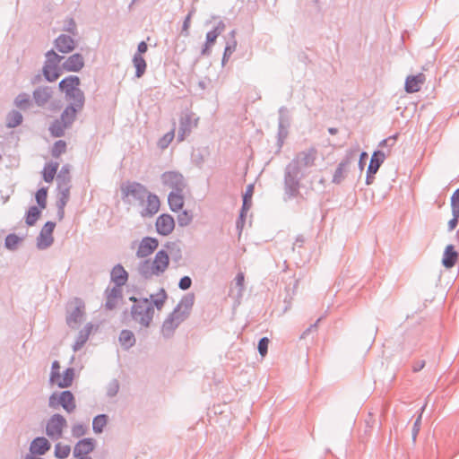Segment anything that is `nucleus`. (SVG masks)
<instances>
[{
  "instance_id": "cd10ccee",
  "label": "nucleus",
  "mask_w": 459,
  "mask_h": 459,
  "mask_svg": "<svg viewBox=\"0 0 459 459\" xmlns=\"http://www.w3.org/2000/svg\"><path fill=\"white\" fill-rule=\"evenodd\" d=\"M350 162H351L350 157L346 156L338 164V166L333 173V179H332V182L333 184L339 185L343 181V179L346 177V173H347V169H348V166H349Z\"/></svg>"
},
{
  "instance_id": "a19ab883",
  "label": "nucleus",
  "mask_w": 459,
  "mask_h": 459,
  "mask_svg": "<svg viewBox=\"0 0 459 459\" xmlns=\"http://www.w3.org/2000/svg\"><path fill=\"white\" fill-rule=\"evenodd\" d=\"M23 238L14 233H10L5 237L4 247L10 251H15L18 246L22 242Z\"/></svg>"
},
{
  "instance_id": "4be33fe9",
  "label": "nucleus",
  "mask_w": 459,
  "mask_h": 459,
  "mask_svg": "<svg viewBox=\"0 0 459 459\" xmlns=\"http://www.w3.org/2000/svg\"><path fill=\"white\" fill-rule=\"evenodd\" d=\"M425 82V75L421 73L409 75L405 80L404 90L408 93L418 92Z\"/></svg>"
},
{
  "instance_id": "4468645a",
  "label": "nucleus",
  "mask_w": 459,
  "mask_h": 459,
  "mask_svg": "<svg viewBox=\"0 0 459 459\" xmlns=\"http://www.w3.org/2000/svg\"><path fill=\"white\" fill-rule=\"evenodd\" d=\"M155 227L157 232L161 236L169 235L175 228L174 218L168 213H163L158 216Z\"/></svg>"
},
{
  "instance_id": "49530a36",
  "label": "nucleus",
  "mask_w": 459,
  "mask_h": 459,
  "mask_svg": "<svg viewBox=\"0 0 459 459\" xmlns=\"http://www.w3.org/2000/svg\"><path fill=\"white\" fill-rule=\"evenodd\" d=\"M193 221V214L190 211L184 210L178 215V224L180 227L188 226Z\"/></svg>"
},
{
  "instance_id": "b1692460",
  "label": "nucleus",
  "mask_w": 459,
  "mask_h": 459,
  "mask_svg": "<svg viewBox=\"0 0 459 459\" xmlns=\"http://www.w3.org/2000/svg\"><path fill=\"white\" fill-rule=\"evenodd\" d=\"M385 157H386V155L383 151H380V150L375 151L371 155L370 161L368 166L367 173L368 174H377L379 168L384 163Z\"/></svg>"
},
{
  "instance_id": "9b49d317",
  "label": "nucleus",
  "mask_w": 459,
  "mask_h": 459,
  "mask_svg": "<svg viewBox=\"0 0 459 459\" xmlns=\"http://www.w3.org/2000/svg\"><path fill=\"white\" fill-rule=\"evenodd\" d=\"M65 425V419L59 414H55L47 424V435L51 438H59Z\"/></svg>"
},
{
  "instance_id": "20e7f679",
  "label": "nucleus",
  "mask_w": 459,
  "mask_h": 459,
  "mask_svg": "<svg viewBox=\"0 0 459 459\" xmlns=\"http://www.w3.org/2000/svg\"><path fill=\"white\" fill-rule=\"evenodd\" d=\"M45 56L46 60L42 68V74L48 82H52L56 81L62 74L59 64L64 59V56L56 54L53 49L48 50Z\"/></svg>"
},
{
  "instance_id": "8fccbe9b",
  "label": "nucleus",
  "mask_w": 459,
  "mask_h": 459,
  "mask_svg": "<svg viewBox=\"0 0 459 459\" xmlns=\"http://www.w3.org/2000/svg\"><path fill=\"white\" fill-rule=\"evenodd\" d=\"M70 452H71L70 446L65 445L62 443H58L56 445V447H55L56 457L59 458V459H65V458L68 457V455H70Z\"/></svg>"
},
{
  "instance_id": "5701e85b",
  "label": "nucleus",
  "mask_w": 459,
  "mask_h": 459,
  "mask_svg": "<svg viewBox=\"0 0 459 459\" xmlns=\"http://www.w3.org/2000/svg\"><path fill=\"white\" fill-rule=\"evenodd\" d=\"M95 443L92 438H84L80 440L74 449L75 457H85L88 454L93 451Z\"/></svg>"
},
{
  "instance_id": "3c124183",
  "label": "nucleus",
  "mask_w": 459,
  "mask_h": 459,
  "mask_svg": "<svg viewBox=\"0 0 459 459\" xmlns=\"http://www.w3.org/2000/svg\"><path fill=\"white\" fill-rule=\"evenodd\" d=\"M30 102V95L25 92L18 94L14 100V104L21 109L28 108Z\"/></svg>"
},
{
  "instance_id": "f03ea898",
  "label": "nucleus",
  "mask_w": 459,
  "mask_h": 459,
  "mask_svg": "<svg viewBox=\"0 0 459 459\" xmlns=\"http://www.w3.org/2000/svg\"><path fill=\"white\" fill-rule=\"evenodd\" d=\"M134 302L131 307L132 318L141 326L148 327L152 320L154 308L147 298L136 299L131 297L129 299Z\"/></svg>"
},
{
  "instance_id": "de8ad7c7",
  "label": "nucleus",
  "mask_w": 459,
  "mask_h": 459,
  "mask_svg": "<svg viewBox=\"0 0 459 459\" xmlns=\"http://www.w3.org/2000/svg\"><path fill=\"white\" fill-rule=\"evenodd\" d=\"M47 196H48V188L47 187H41L36 192L35 199H36V202L40 209L46 208Z\"/></svg>"
},
{
  "instance_id": "aec40b11",
  "label": "nucleus",
  "mask_w": 459,
  "mask_h": 459,
  "mask_svg": "<svg viewBox=\"0 0 459 459\" xmlns=\"http://www.w3.org/2000/svg\"><path fill=\"white\" fill-rule=\"evenodd\" d=\"M67 72H79L84 66V59L82 54L75 53L70 56L62 65Z\"/></svg>"
},
{
  "instance_id": "37998d69",
  "label": "nucleus",
  "mask_w": 459,
  "mask_h": 459,
  "mask_svg": "<svg viewBox=\"0 0 459 459\" xmlns=\"http://www.w3.org/2000/svg\"><path fill=\"white\" fill-rule=\"evenodd\" d=\"M69 172H70V166L68 164L62 166V168L56 177L57 186H61V184H63V183H66L67 185H70L71 177L69 175Z\"/></svg>"
},
{
  "instance_id": "052dcab7",
  "label": "nucleus",
  "mask_w": 459,
  "mask_h": 459,
  "mask_svg": "<svg viewBox=\"0 0 459 459\" xmlns=\"http://www.w3.org/2000/svg\"><path fill=\"white\" fill-rule=\"evenodd\" d=\"M453 218L448 221V230L452 231L458 224L459 210H452Z\"/></svg>"
},
{
  "instance_id": "6e6552de",
  "label": "nucleus",
  "mask_w": 459,
  "mask_h": 459,
  "mask_svg": "<svg viewBox=\"0 0 459 459\" xmlns=\"http://www.w3.org/2000/svg\"><path fill=\"white\" fill-rule=\"evenodd\" d=\"M124 196H132L135 201L143 204L144 199L150 194L147 188L138 182H128L121 187Z\"/></svg>"
},
{
  "instance_id": "a211bd4d",
  "label": "nucleus",
  "mask_w": 459,
  "mask_h": 459,
  "mask_svg": "<svg viewBox=\"0 0 459 459\" xmlns=\"http://www.w3.org/2000/svg\"><path fill=\"white\" fill-rule=\"evenodd\" d=\"M152 264L156 271V276L162 274L167 270L169 264V257L167 251L163 249L159 250L153 261H152Z\"/></svg>"
},
{
  "instance_id": "1a4fd4ad",
  "label": "nucleus",
  "mask_w": 459,
  "mask_h": 459,
  "mask_svg": "<svg viewBox=\"0 0 459 459\" xmlns=\"http://www.w3.org/2000/svg\"><path fill=\"white\" fill-rule=\"evenodd\" d=\"M56 228V222L47 221L42 227L39 236L37 237L36 246L39 250L48 248L54 243L53 232Z\"/></svg>"
},
{
  "instance_id": "412c9836",
  "label": "nucleus",
  "mask_w": 459,
  "mask_h": 459,
  "mask_svg": "<svg viewBox=\"0 0 459 459\" xmlns=\"http://www.w3.org/2000/svg\"><path fill=\"white\" fill-rule=\"evenodd\" d=\"M160 205V203L159 197L155 194L150 193L146 196V206L141 212V215L143 217L153 216L155 213L158 212Z\"/></svg>"
},
{
  "instance_id": "e2e57ef3",
  "label": "nucleus",
  "mask_w": 459,
  "mask_h": 459,
  "mask_svg": "<svg viewBox=\"0 0 459 459\" xmlns=\"http://www.w3.org/2000/svg\"><path fill=\"white\" fill-rule=\"evenodd\" d=\"M451 209L459 210V188H457L451 196Z\"/></svg>"
},
{
  "instance_id": "bf43d9fd",
  "label": "nucleus",
  "mask_w": 459,
  "mask_h": 459,
  "mask_svg": "<svg viewBox=\"0 0 459 459\" xmlns=\"http://www.w3.org/2000/svg\"><path fill=\"white\" fill-rule=\"evenodd\" d=\"M290 126H279L278 125V143L279 145L281 146L284 139L288 136V129Z\"/></svg>"
},
{
  "instance_id": "e433bc0d",
  "label": "nucleus",
  "mask_w": 459,
  "mask_h": 459,
  "mask_svg": "<svg viewBox=\"0 0 459 459\" xmlns=\"http://www.w3.org/2000/svg\"><path fill=\"white\" fill-rule=\"evenodd\" d=\"M23 117L18 110L13 109L6 116V126L8 128H14L20 126L22 122Z\"/></svg>"
},
{
  "instance_id": "2f4dec72",
  "label": "nucleus",
  "mask_w": 459,
  "mask_h": 459,
  "mask_svg": "<svg viewBox=\"0 0 459 459\" xmlns=\"http://www.w3.org/2000/svg\"><path fill=\"white\" fill-rule=\"evenodd\" d=\"M69 127L62 122L60 118L55 119L48 127V131L53 137H62L65 134V130Z\"/></svg>"
},
{
  "instance_id": "c85d7f7f",
  "label": "nucleus",
  "mask_w": 459,
  "mask_h": 459,
  "mask_svg": "<svg viewBox=\"0 0 459 459\" xmlns=\"http://www.w3.org/2000/svg\"><path fill=\"white\" fill-rule=\"evenodd\" d=\"M254 193V185L249 184L247 186L246 192L243 195V204L240 210V219L246 218L247 212L252 205V195Z\"/></svg>"
},
{
  "instance_id": "c03bdc74",
  "label": "nucleus",
  "mask_w": 459,
  "mask_h": 459,
  "mask_svg": "<svg viewBox=\"0 0 459 459\" xmlns=\"http://www.w3.org/2000/svg\"><path fill=\"white\" fill-rule=\"evenodd\" d=\"M237 45L238 42L236 39H229L227 41L221 60L222 65H225L226 62L229 60L230 56L235 52Z\"/></svg>"
},
{
  "instance_id": "603ef678",
  "label": "nucleus",
  "mask_w": 459,
  "mask_h": 459,
  "mask_svg": "<svg viewBox=\"0 0 459 459\" xmlns=\"http://www.w3.org/2000/svg\"><path fill=\"white\" fill-rule=\"evenodd\" d=\"M66 151V143L63 140L56 141L51 150V155L54 158H58Z\"/></svg>"
},
{
  "instance_id": "393cba45",
  "label": "nucleus",
  "mask_w": 459,
  "mask_h": 459,
  "mask_svg": "<svg viewBox=\"0 0 459 459\" xmlns=\"http://www.w3.org/2000/svg\"><path fill=\"white\" fill-rule=\"evenodd\" d=\"M194 302L195 295L193 293H188L181 299L174 309H178V314L180 316H184V318L186 319L190 314Z\"/></svg>"
},
{
  "instance_id": "13d9d810",
  "label": "nucleus",
  "mask_w": 459,
  "mask_h": 459,
  "mask_svg": "<svg viewBox=\"0 0 459 459\" xmlns=\"http://www.w3.org/2000/svg\"><path fill=\"white\" fill-rule=\"evenodd\" d=\"M298 285V281H296L291 288V294L290 293V288H287V295L286 297L284 298V303L286 304L283 310L286 311L290 308V302H291V299H292V296L295 292V289Z\"/></svg>"
},
{
  "instance_id": "f8f14e48",
  "label": "nucleus",
  "mask_w": 459,
  "mask_h": 459,
  "mask_svg": "<svg viewBox=\"0 0 459 459\" xmlns=\"http://www.w3.org/2000/svg\"><path fill=\"white\" fill-rule=\"evenodd\" d=\"M186 319L184 316L178 314V309H174L163 322L161 332L165 337H169L175 329Z\"/></svg>"
},
{
  "instance_id": "4d7b16f0",
  "label": "nucleus",
  "mask_w": 459,
  "mask_h": 459,
  "mask_svg": "<svg viewBox=\"0 0 459 459\" xmlns=\"http://www.w3.org/2000/svg\"><path fill=\"white\" fill-rule=\"evenodd\" d=\"M174 138V129L167 133L162 138L159 140L158 145L160 149H165L169 146Z\"/></svg>"
},
{
  "instance_id": "4c0bfd02",
  "label": "nucleus",
  "mask_w": 459,
  "mask_h": 459,
  "mask_svg": "<svg viewBox=\"0 0 459 459\" xmlns=\"http://www.w3.org/2000/svg\"><path fill=\"white\" fill-rule=\"evenodd\" d=\"M133 64L135 68V77L141 78L146 71V61L142 56H139V54H134L133 56Z\"/></svg>"
},
{
  "instance_id": "9d476101",
  "label": "nucleus",
  "mask_w": 459,
  "mask_h": 459,
  "mask_svg": "<svg viewBox=\"0 0 459 459\" xmlns=\"http://www.w3.org/2000/svg\"><path fill=\"white\" fill-rule=\"evenodd\" d=\"M161 182L172 191L183 192L186 182L182 174L178 171H166L161 175Z\"/></svg>"
},
{
  "instance_id": "680f3d73",
  "label": "nucleus",
  "mask_w": 459,
  "mask_h": 459,
  "mask_svg": "<svg viewBox=\"0 0 459 459\" xmlns=\"http://www.w3.org/2000/svg\"><path fill=\"white\" fill-rule=\"evenodd\" d=\"M192 285V279L189 276H183L178 282V288L182 290H188Z\"/></svg>"
},
{
  "instance_id": "79ce46f5",
  "label": "nucleus",
  "mask_w": 459,
  "mask_h": 459,
  "mask_svg": "<svg viewBox=\"0 0 459 459\" xmlns=\"http://www.w3.org/2000/svg\"><path fill=\"white\" fill-rule=\"evenodd\" d=\"M220 35L212 30L206 33V40L202 48L201 54L203 56H209L211 53L210 48L213 45Z\"/></svg>"
},
{
  "instance_id": "7c9ffc66",
  "label": "nucleus",
  "mask_w": 459,
  "mask_h": 459,
  "mask_svg": "<svg viewBox=\"0 0 459 459\" xmlns=\"http://www.w3.org/2000/svg\"><path fill=\"white\" fill-rule=\"evenodd\" d=\"M49 448L50 444L45 437H37L30 445V452L37 455H44Z\"/></svg>"
},
{
  "instance_id": "09e8293b",
  "label": "nucleus",
  "mask_w": 459,
  "mask_h": 459,
  "mask_svg": "<svg viewBox=\"0 0 459 459\" xmlns=\"http://www.w3.org/2000/svg\"><path fill=\"white\" fill-rule=\"evenodd\" d=\"M278 125L282 126H290V114L286 107H281L279 108V121Z\"/></svg>"
},
{
  "instance_id": "2eb2a0df",
  "label": "nucleus",
  "mask_w": 459,
  "mask_h": 459,
  "mask_svg": "<svg viewBox=\"0 0 459 459\" xmlns=\"http://www.w3.org/2000/svg\"><path fill=\"white\" fill-rule=\"evenodd\" d=\"M159 246L157 238L152 237H144L138 247L136 256L144 258L152 254Z\"/></svg>"
},
{
  "instance_id": "c9c22d12",
  "label": "nucleus",
  "mask_w": 459,
  "mask_h": 459,
  "mask_svg": "<svg viewBox=\"0 0 459 459\" xmlns=\"http://www.w3.org/2000/svg\"><path fill=\"white\" fill-rule=\"evenodd\" d=\"M322 320L319 317L314 324L310 325L299 336V341L313 342L317 334L318 323Z\"/></svg>"
},
{
  "instance_id": "0e129e2a",
  "label": "nucleus",
  "mask_w": 459,
  "mask_h": 459,
  "mask_svg": "<svg viewBox=\"0 0 459 459\" xmlns=\"http://www.w3.org/2000/svg\"><path fill=\"white\" fill-rule=\"evenodd\" d=\"M72 433L74 437H81L85 433V427L82 424L74 425L72 429Z\"/></svg>"
},
{
  "instance_id": "6ab92c4d",
  "label": "nucleus",
  "mask_w": 459,
  "mask_h": 459,
  "mask_svg": "<svg viewBox=\"0 0 459 459\" xmlns=\"http://www.w3.org/2000/svg\"><path fill=\"white\" fill-rule=\"evenodd\" d=\"M55 48L61 53L66 54L75 48L74 39L66 34L59 35L54 41Z\"/></svg>"
},
{
  "instance_id": "dca6fc26",
  "label": "nucleus",
  "mask_w": 459,
  "mask_h": 459,
  "mask_svg": "<svg viewBox=\"0 0 459 459\" xmlns=\"http://www.w3.org/2000/svg\"><path fill=\"white\" fill-rule=\"evenodd\" d=\"M74 377L73 368H67L62 374L51 373L50 381L60 388L68 387L72 385Z\"/></svg>"
},
{
  "instance_id": "a878e982",
  "label": "nucleus",
  "mask_w": 459,
  "mask_h": 459,
  "mask_svg": "<svg viewBox=\"0 0 459 459\" xmlns=\"http://www.w3.org/2000/svg\"><path fill=\"white\" fill-rule=\"evenodd\" d=\"M458 259V253L455 247L450 244L447 245L444 250L442 264L445 268L450 269L455 266Z\"/></svg>"
},
{
  "instance_id": "bb28decb",
  "label": "nucleus",
  "mask_w": 459,
  "mask_h": 459,
  "mask_svg": "<svg viewBox=\"0 0 459 459\" xmlns=\"http://www.w3.org/2000/svg\"><path fill=\"white\" fill-rule=\"evenodd\" d=\"M111 281L117 286H124L128 280V273L120 264H116L110 273Z\"/></svg>"
},
{
  "instance_id": "0eeeda50",
  "label": "nucleus",
  "mask_w": 459,
  "mask_h": 459,
  "mask_svg": "<svg viewBox=\"0 0 459 459\" xmlns=\"http://www.w3.org/2000/svg\"><path fill=\"white\" fill-rule=\"evenodd\" d=\"M61 405L66 411L71 412L75 409V402L73 394L70 391H64L57 394H53L49 397V406L56 409Z\"/></svg>"
},
{
  "instance_id": "39448f33",
  "label": "nucleus",
  "mask_w": 459,
  "mask_h": 459,
  "mask_svg": "<svg viewBox=\"0 0 459 459\" xmlns=\"http://www.w3.org/2000/svg\"><path fill=\"white\" fill-rule=\"evenodd\" d=\"M85 316V304L80 298H74L66 306V324L70 328L75 329L83 321Z\"/></svg>"
},
{
  "instance_id": "7ed1b4c3",
  "label": "nucleus",
  "mask_w": 459,
  "mask_h": 459,
  "mask_svg": "<svg viewBox=\"0 0 459 459\" xmlns=\"http://www.w3.org/2000/svg\"><path fill=\"white\" fill-rule=\"evenodd\" d=\"M81 80L76 75H69L62 79L58 87L65 93V100L69 101H76L79 104L85 103V96L83 91L79 88Z\"/></svg>"
},
{
  "instance_id": "f3484780",
  "label": "nucleus",
  "mask_w": 459,
  "mask_h": 459,
  "mask_svg": "<svg viewBox=\"0 0 459 459\" xmlns=\"http://www.w3.org/2000/svg\"><path fill=\"white\" fill-rule=\"evenodd\" d=\"M53 91L49 86H40L36 88L32 92L35 104L38 107H44L52 98Z\"/></svg>"
},
{
  "instance_id": "c756f323",
  "label": "nucleus",
  "mask_w": 459,
  "mask_h": 459,
  "mask_svg": "<svg viewBox=\"0 0 459 459\" xmlns=\"http://www.w3.org/2000/svg\"><path fill=\"white\" fill-rule=\"evenodd\" d=\"M183 192L171 191L168 196V203L169 208L173 212H178L182 209L184 205Z\"/></svg>"
},
{
  "instance_id": "58836bf2",
  "label": "nucleus",
  "mask_w": 459,
  "mask_h": 459,
  "mask_svg": "<svg viewBox=\"0 0 459 459\" xmlns=\"http://www.w3.org/2000/svg\"><path fill=\"white\" fill-rule=\"evenodd\" d=\"M58 169V163H47L42 171V177L45 182H52Z\"/></svg>"
},
{
  "instance_id": "864d4df0",
  "label": "nucleus",
  "mask_w": 459,
  "mask_h": 459,
  "mask_svg": "<svg viewBox=\"0 0 459 459\" xmlns=\"http://www.w3.org/2000/svg\"><path fill=\"white\" fill-rule=\"evenodd\" d=\"M195 8H192L184 19L182 28H181V35H183L184 37H188L190 34L189 28L191 25V18H192L193 14L195 13Z\"/></svg>"
},
{
  "instance_id": "5fc2aeb1",
  "label": "nucleus",
  "mask_w": 459,
  "mask_h": 459,
  "mask_svg": "<svg viewBox=\"0 0 459 459\" xmlns=\"http://www.w3.org/2000/svg\"><path fill=\"white\" fill-rule=\"evenodd\" d=\"M119 342L122 344H125V343L134 344L135 338H134V333L132 331L126 330V329L122 330L119 334Z\"/></svg>"
},
{
  "instance_id": "a18cd8bd",
  "label": "nucleus",
  "mask_w": 459,
  "mask_h": 459,
  "mask_svg": "<svg viewBox=\"0 0 459 459\" xmlns=\"http://www.w3.org/2000/svg\"><path fill=\"white\" fill-rule=\"evenodd\" d=\"M108 419L104 414L98 415L94 418L92 422V428L95 433H101L104 427L107 425Z\"/></svg>"
},
{
  "instance_id": "f704fd0d",
  "label": "nucleus",
  "mask_w": 459,
  "mask_h": 459,
  "mask_svg": "<svg viewBox=\"0 0 459 459\" xmlns=\"http://www.w3.org/2000/svg\"><path fill=\"white\" fill-rule=\"evenodd\" d=\"M97 329L98 325H94L91 323L86 324L84 327L79 332L74 344H85L93 330L96 331Z\"/></svg>"
},
{
  "instance_id": "473e14b6",
  "label": "nucleus",
  "mask_w": 459,
  "mask_h": 459,
  "mask_svg": "<svg viewBox=\"0 0 459 459\" xmlns=\"http://www.w3.org/2000/svg\"><path fill=\"white\" fill-rule=\"evenodd\" d=\"M139 274L145 280L151 279L153 275H156V271L149 259L142 261L138 265Z\"/></svg>"
},
{
  "instance_id": "338daca9",
  "label": "nucleus",
  "mask_w": 459,
  "mask_h": 459,
  "mask_svg": "<svg viewBox=\"0 0 459 459\" xmlns=\"http://www.w3.org/2000/svg\"><path fill=\"white\" fill-rule=\"evenodd\" d=\"M396 140V136L394 135V136H390L386 139H383L380 143H379V147H385V146H389V145H393L394 143Z\"/></svg>"
},
{
  "instance_id": "69168bd1",
  "label": "nucleus",
  "mask_w": 459,
  "mask_h": 459,
  "mask_svg": "<svg viewBox=\"0 0 459 459\" xmlns=\"http://www.w3.org/2000/svg\"><path fill=\"white\" fill-rule=\"evenodd\" d=\"M122 286H117L115 284V286L108 291V297L117 299L121 297V288Z\"/></svg>"
},
{
  "instance_id": "ddd939ff",
  "label": "nucleus",
  "mask_w": 459,
  "mask_h": 459,
  "mask_svg": "<svg viewBox=\"0 0 459 459\" xmlns=\"http://www.w3.org/2000/svg\"><path fill=\"white\" fill-rule=\"evenodd\" d=\"M84 107V104H79L76 101H70L60 115V119L68 127H71L76 119L77 113L80 112Z\"/></svg>"
},
{
  "instance_id": "ea45409f",
  "label": "nucleus",
  "mask_w": 459,
  "mask_h": 459,
  "mask_svg": "<svg viewBox=\"0 0 459 459\" xmlns=\"http://www.w3.org/2000/svg\"><path fill=\"white\" fill-rule=\"evenodd\" d=\"M41 211L37 206H30L25 215V222L28 226H33L39 219Z\"/></svg>"
},
{
  "instance_id": "423d86ee",
  "label": "nucleus",
  "mask_w": 459,
  "mask_h": 459,
  "mask_svg": "<svg viewBox=\"0 0 459 459\" xmlns=\"http://www.w3.org/2000/svg\"><path fill=\"white\" fill-rule=\"evenodd\" d=\"M198 117L193 112H184L179 119V127L178 132V140L183 141L186 135H189L192 129L197 126Z\"/></svg>"
},
{
  "instance_id": "6e6d98bb",
  "label": "nucleus",
  "mask_w": 459,
  "mask_h": 459,
  "mask_svg": "<svg viewBox=\"0 0 459 459\" xmlns=\"http://www.w3.org/2000/svg\"><path fill=\"white\" fill-rule=\"evenodd\" d=\"M158 297L156 299H153L154 296L151 295V299H152V306L156 307L157 309H161L165 303V299H167V293L164 289H160V292L157 295Z\"/></svg>"
},
{
  "instance_id": "774afa93",
  "label": "nucleus",
  "mask_w": 459,
  "mask_h": 459,
  "mask_svg": "<svg viewBox=\"0 0 459 459\" xmlns=\"http://www.w3.org/2000/svg\"><path fill=\"white\" fill-rule=\"evenodd\" d=\"M65 30L73 35H76V24L74 19L68 21L67 27Z\"/></svg>"
},
{
  "instance_id": "72a5a7b5",
  "label": "nucleus",
  "mask_w": 459,
  "mask_h": 459,
  "mask_svg": "<svg viewBox=\"0 0 459 459\" xmlns=\"http://www.w3.org/2000/svg\"><path fill=\"white\" fill-rule=\"evenodd\" d=\"M57 188L59 190V196L56 201V206L57 208H62L65 207L69 201L71 186L63 183L61 186H57Z\"/></svg>"
},
{
  "instance_id": "f257e3e1",
  "label": "nucleus",
  "mask_w": 459,
  "mask_h": 459,
  "mask_svg": "<svg viewBox=\"0 0 459 459\" xmlns=\"http://www.w3.org/2000/svg\"><path fill=\"white\" fill-rule=\"evenodd\" d=\"M316 153L314 148L302 151L287 164L284 170V191L289 198H294L299 194L300 182L307 176V169L314 166Z\"/></svg>"
}]
</instances>
